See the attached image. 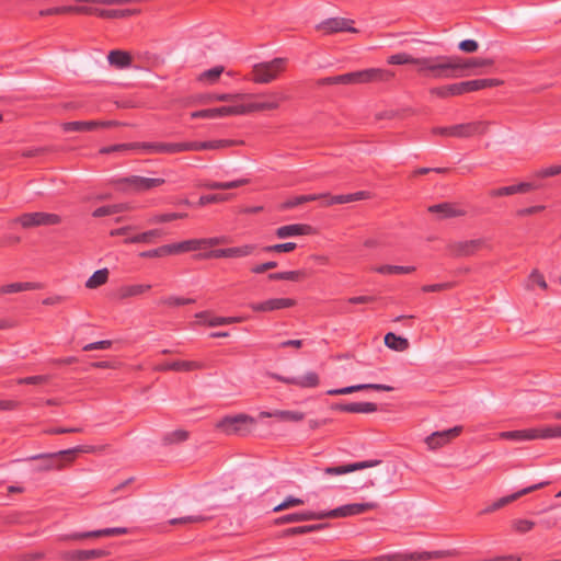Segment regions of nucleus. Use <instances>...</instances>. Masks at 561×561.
Listing matches in <instances>:
<instances>
[{
	"label": "nucleus",
	"mask_w": 561,
	"mask_h": 561,
	"mask_svg": "<svg viewBox=\"0 0 561 561\" xmlns=\"http://www.w3.org/2000/svg\"><path fill=\"white\" fill-rule=\"evenodd\" d=\"M134 230V227L126 226L116 228L110 231L111 237L116 236H125L124 243H146L151 244L156 239H159L163 236V231L161 229H151L145 232H140L134 236H129V231Z\"/></svg>",
	"instance_id": "13"
},
{
	"label": "nucleus",
	"mask_w": 561,
	"mask_h": 561,
	"mask_svg": "<svg viewBox=\"0 0 561 561\" xmlns=\"http://www.w3.org/2000/svg\"><path fill=\"white\" fill-rule=\"evenodd\" d=\"M430 213L439 214L442 218H454L463 216L465 210L457 209L451 203H439L428 207Z\"/></svg>",
	"instance_id": "31"
},
{
	"label": "nucleus",
	"mask_w": 561,
	"mask_h": 561,
	"mask_svg": "<svg viewBox=\"0 0 561 561\" xmlns=\"http://www.w3.org/2000/svg\"><path fill=\"white\" fill-rule=\"evenodd\" d=\"M253 423V417L245 414H237L222 417L217 422L216 427L227 435H243L249 432L248 425Z\"/></svg>",
	"instance_id": "10"
},
{
	"label": "nucleus",
	"mask_w": 561,
	"mask_h": 561,
	"mask_svg": "<svg viewBox=\"0 0 561 561\" xmlns=\"http://www.w3.org/2000/svg\"><path fill=\"white\" fill-rule=\"evenodd\" d=\"M297 248L295 242H286V243H277L273 245H266L262 250L264 252H276V253H286L291 252Z\"/></svg>",
	"instance_id": "53"
},
{
	"label": "nucleus",
	"mask_w": 561,
	"mask_h": 561,
	"mask_svg": "<svg viewBox=\"0 0 561 561\" xmlns=\"http://www.w3.org/2000/svg\"><path fill=\"white\" fill-rule=\"evenodd\" d=\"M321 197H329V193L307 194V195L289 197L279 204L278 209L279 210H288V209L298 207V206L309 203V202L319 201V199H321Z\"/></svg>",
	"instance_id": "28"
},
{
	"label": "nucleus",
	"mask_w": 561,
	"mask_h": 561,
	"mask_svg": "<svg viewBox=\"0 0 561 561\" xmlns=\"http://www.w3.org/2000/svg\"><path fill=\"white\" fill-rule=\"evenodd\" d=\"M92 449L89 446H77L73 448L59 450L56 453H43L31 456L27 460L34 461L39 460L41 463L34 468V471L43 472L50 470H60L66 463H70L75 460L79 453H88Z\"/></svg>",
	"instance_id": "4"
},
{
	"label": "nucleus",
	"mask_w": 561,
	"mask_h": 561,
	"mask_svg": "<svg viewBox=\"0 0 561 561\" xmlns=\"http://www.w3.org/2000/svg\"><path fill=\"white\" fill-rule=\"evenodd\" d=\"M394 78V72L389 69L369 68L336 76L320 78L317 87L324 85H352L369 82H388Z\"/></svg>",
	"instance_id": "2"
},
{
	"label": "nucleus",
	"mask_w": 561,
	"mask_h": 561,
	"mask_svg": "<svg viewBox=\"0 0 561 561\" xmlns=\"http://www.w3.org/2000/svg\"><path fill=\"white\" fill-rule=\"evenodd\" d=\"M241 115L240 105H225L215 108L198 110L191 113L192 118H218L224 116Z\"/></svg>",
	"instance_id": "19"
},
{
	"label": "nucleus",
	"mask_w": 561,
	"mask_h": 561,
	"mask_svg": "<svg viewBox=\"0 0 561 561\" xmlns=\"http://www.w3.org/2000/svg\"><path fill=\"white\" fill-rule=\"evenodd\" d=\"M190 434L185 430H175L173 432L167 433L162 442L164 445H172L185 442L188 438Z\"/></svg>",
	"instance_id": "47"
},
{
	"label": "nucleus",
	"mask_w": 561,
	"mask_h": 561,
	"mask_svg": "<svg viewBox=\"0 0 561 561\" xmlns=\"http://www.w3.org/2000/svg\"><path fill=\"white\" fill-rule=\"evenodd\" d=\"M321 199H324L325 206L351 203L350 194H341L334 196L329 194V197H321Z\"/></svg>",
	"instance_id": "63"
},
{
	"label": "nucleus",
	"mask_w": 561,
	"mask_h": 561,
	"mask_svg": "<svg viewBox=\"0 0 561 561\" xmlns=\"http://www.w3.org/2000/svg\"><path fill=\"white\" fill-rule=\"evenodd\" d=\"M151 289L149 284H133L125 285L119 288V297L122 299L142 295Z\"/></svg>",
	"instance_id": "36"
},
{
	"label": "nucleus",
	"mask_w": 561,
	"mask_h": 561,
	"mask_svg": "<svg viewBox=\"0 0 561 561\" xmlns=\"http://www.w3.org/2000/svg\"><path fill=\"white\" fill-rule=\"evenodd\" d=\"M420 558L415 554L409 553H392V554H382L371 559H363L359 561H413L414 559Z\"/></svg>",
	"instance_id": "44"
},
{
	"label": "nucleus",
	"mask_w": 561,
	"mask_h": 561,
	"mask_svg": "<svg viewBox=\"0 0 561 561\" xmlns=\"http://www.w3.org/2000/svg\"><path fill=\"white\" fill-rule=\"evenodd\" d=\"M136 148L141 149L148 154H176L187 151V141L164 142V141H144L136 142Z\"/></svg>",
	"instance_id": "12"
},
{
	"label": "nucleus",
	"mask_w": 561,
	"mask_h": 561,
	"mask_svg": "<svg viewBox=\"0 0 561 561\" xmlns=\"http://www.w3.org/2000/svg\"><path fill=\"white\" fill-rule=\"evenodd\" d=\"M110 556L106 549H90V550H71L65 551L60 554L64 561H89L101 559Z\"/></svg>",
	"instance_id": "20"
},
{
	"label": "nucleus",
	"mask_w": 561,
	"mask_h": 561,
	"mask_svg": "<svg viewBox=\"0 0 561 561\" xmlns=\"http://www.w3.org/2000/svg\"><path fill=\"white\" fill-rule=\"evenodd\" d=\"M488 122L477 121L446 127H433L431 131L433 135L444 137L469 138L476 135H484L488 133Z\"/></svg>",
	"instance_id": "5"
},
{
	"label": "nucleus",
	"mask_w": 561,
	"mask_h": 561,
	"mask_svg": "<svg viewBox=\"0 0 561 561\" xmlns=\"http://www.w3.org/2000/svg\"><path fill=\"white\" fill-rule=\"evenodd\" d=\"M536 526V523L529 519H515L512 523V527L516 533L526 534Z\"/></svg>",
	"instance_id": "54"
},
{
	"label": "nucleus",
	"mask_w": 561,
	"mask_h": 561,
	"mask_svg": "<svg viewBox=\"0 0 561 561\" xmlns=\"http://www.w3.org/2000/svg\"><path fill=\"white\" fill-rule=\"evenodd\" d=\"M248 183H249L248 179H240V180H234V181H230V182L206 181V182L202 183L199 186L207 188V190H231V188L240 187Z\"/></svg>",
	"instance_id": "34"
},
{
	"label": "nucleus",
	"mask_w": 561,
	"mask_h": 561,
	"mask_svg": "<svg viewBox=\"0 0 561 561\" xmlns=\"http://www.w3.org/2000/svg\"><path fill=\"white\" fill-rule=\"evenodd\" d=\"M378 507V504L375 502L367 503H352L342 505L329 512H323L324 518H340L363 514L367 511H371Z\"/></svg>",
	"instance_id": "15"
},
{
	"label": "nucleus",
	"mask_w": 561,
	"mask_h": 561,
	"mask_svg": "<svg viewBox=\"0 0 561 561\" xmlns=\"http://www.w3.org/2000/svg\"><path fill=\"white\" fill-rule=\"evenodd\" d=\"M375 272L383 275L390 274H411L415 271L414 266H402V265H380L374 268Z\"/></svg>",
	"instance_id": "40"
},
{
	"label": "nucleus",
	"mask_w": 561,
	"mask_h": 561,
	"mask_svg": "<svg viewBox=\"0 0 561 561\" xmlns=\"http://www.w3.org/2000/svg\"><path fill=\"white\" fill-rule=\"evenodd\" d=\"M204 366L199 362L194 360H173V362H165L162 364H159L156 367V370L158 371H191L196 369H202Z\"/></svg>",
	"instance_id": "26"
},
{
	"label": "nucleus",
	"mask_w": 561,
	"mask_h": 561,
	"mask_svg": "<svg viewBox=\"0 0 561 561\" xmlns=\"http://www.w3.org/2000/svg\"><path fill=\"white\" fill-rule=\"evenodd\" d=\"M420 60H421V58H414V57H412L411 55H409L407 53H399V54H394V55L389 56L388 59H387V62L389 65H408V64H412V65L419 66V61Z\"/></svg>",
	"instance_id": "45"
},
{
	"label": "nucleus",
	"mask_w": 561,
	"mask_h": 561,
	"mask_svg": "<svg viewBox=\"0 0 561 561\" xmlns=\"http://www.w3.org/2000/svg\"><path fill=\"white\" fill-rule=\"evenodd\" d=\"M504 83L501 79L495 78H485V79H474L465 81L467 93L488 89V88H494L500 87Z\"/></svg>",
	"instance_id": "30"
},
{
	"label": "nucleus",
	"mask_w": 561,
	"mask_h": 561,
	"mask_svg": "<svg viewBox=\"0 0 561 561\" xmlns=\"http://www.w3.org/2000/svg\"><path fill=\"white\" fill-rule=\"evenodd\" d=\"M287 385H295L301 388H314L319 385V376L314 371H309L302 377H291L290 380H286Z\"/></svg>",
	"instance_id": "33"
},
{
	"label": "nucleus",
	"mask_w": 561,
	"mask_h": 561,
	"mask_svg": "<svg viewBox=\"0 0 561 561\" xmlns=\"http://www.w3.org/2000/svg\"><path fill=\"white\" fill-rule=\"evenodd\" d=\"M242 321L241 317H215L209 320V327H218L225 324L240 323Z\"/></svg>",
	"instance_id": "60"
},
{
	"label": "nucleus",
	"mask_w": 561,
	"mask_h": 561,
	"mask_svg": "<svg viewBox=\"0 0 561 561\" xmlns=\"http://www.w3.org/2000/svg\"><path fill=\"white\" fill-rule=\"evenodd\" d=\"M108 279V270L101 268L95 271L87 280L85 287L90 289L98 288L104 285Z\"/></svg>",
	"instance_id": "41"
},
{
	"label": "nucleus",
	"mask_w": 561,
	"mask_h": 561,
	"mask_svg": "<svg viewBox=\"0 0 561 561\" xmlns=\"http://www.w3.org/2000/svg\"><path fill=\"white\" fill-rule=\"evenodd\" d=\"M351 392L362 391V390H376V391H392L393 387L382 383H359L350 386Z\"/></svg>",
	"instance_id": "51"
},
{
	"label": "nucleus",
	"mask_w": 561,
	"mask_h": 561,
	"mask_svg": "<svg viewBox=\"0 0 561 561\" xmlns=\"http://www.w3.org/2000/svg\"><path fill=\"white\" fill-rule=\"evenodd\" d=\"M224 70L225 68L222 66H216L211 69H208L198 76V81L213 84L218 81Z\"/></svg>",
	"instance_id": "48"
},
{
	"label": "nucleus",
	"mask_w": 561,
	"mask_h": 561,
	"mask_svg": "<svg viewBox=\"0 0 561 561\" xmlns=\"http://www.w3.org/2000/svg\"><path fill=\"white\" fill-rule=\"evenodd\" d=\"M139 13L136 9H102L100 18L102 19H125Z\"/></svg>",
	"instance_id": "39"
},
{
	"label": "nucleus",
	"mask_w": 561,
	"mask_h": 561,
	"mask_svg": "<svg viewBox=\"0 0 561 561\" xmlns=\"http://www.w3.org/2000/svg\"><path fill=\"white\" fill-rule=\"evenodd\" d=\"M458 48L463 53H476L479 48V44L474 39H463L458 44Z\"/></svg>",
	"instance_id": "64"
},
{
	"label": "nucleus",
	"mask_w": 561,
	"mask_h": 561,
	"mask_svg": "<svg viewBox=\"0 0 561 561\" xmlns=\"http://www.w3.org/2000/svg\"><path fill=\"white\" fill-rule=\"evenodd\" d=\"M379 463H381V460L375 459V460L358 461V462L343 465V466H336V467H327L324 469V473L330 474V476L345 474V473H350V472H353L356 470L371 468Z\"/></svg>",
	"instance_id": "23"
},
{
	"label": "nucleus",
	"mask_w": 561,
	"mask_h": 561,
	"mask_svg": "<svg viewBox=\"0 0 561 561\" xmlns=\"http://www.w3.org/2000/svg\"><path fill=\"white\" fill-rule=\"evenodd\" d=\"M462 430L463 428H462L461 425H457V426H454L453 428H449V430H445V431H442V432H434L432 440L433 439H437V438H443L445 443H448L451 439H454L457 436H459L461 434Z\"/></svg>",
	"instance_id": "50"
},
{
	"label": "nucleus",
	"mask_w": 561,
	"mask_h": 561,
	"mask_svg": "<svg viewBox=\"0 0 561 561\" xmlns=\"http://www.w3.org/2000/svg\"><path fill=\"white\" fill-rule=\"evenodd\" d=\"M313 228L310 225L306 224H293V225H286L282 226L276 229L275 234L280 238L285 239L288 237L294 236H306L312 233Z\"/></svg>",
	"instance_id": "27"
},
{
	"label": "nucleus",
	"mask_w": 561,
	"mask_h": 561,
	"mask_svg": "<svg viewBox=\"0 0 561 561\" xmlns=\"http://www.w3.org/2000/svg\"><path fill=\"white\" fill-rule=\"evenodd\" d=\"M231 197V194H209V195H202L197 202V206L203 207L208 204H215V203H222L229 201Z\"/></svg>",
	"instance_id": "49"
},
{
	"label": "nucleus",
	"mask_w": 561,
	"mask_h": 561,
	"mask_svg": "<svg viewBox=\"0 0 561 561\" xmlns=\"http://www.w3.org/2000/svg\"><path fill=\"white\" fill-rule=\"evenodd\" d=\"M305 502L302 499H299V497H295V496H287L282 503H279L278 505H276L274 508H273V512H280V511H284V510H287L289 507H294V506H299V505H302Z\"/></svg>",
	"instance_id": "57"
},
{
	"label": "nucleus",
	"mask_w": 561,
	"mask_h": 561,
	"mask_svg": "<svg viewBox=\"0 0 561 561\" xmlns=\"http://www.w3.org/2000/svg\"><path fill=\"white\" fill-rule=\"evenodd\" d=\"M237 144L239 142L230 139L187 141V151L217 150L221 148L232 147Z\"/></svg>",
	"instance_id": "24"
},
{
	"label": "nucleus",
	"mask_w": 561,
	"mask_h": 561,
	"mask_svg": "<svg viewBox=\"0 0 561 561\" xmlns=\"http://www.w3.org/2000/svg\"><path fill=\"white\" fill-rule=\"evenodd\" d=\"M113 121H73L61 125L64 131H92L96 128H108L115 126Z\"/></svg>",
	"instance_id": "17"
},
{
	"label": "nucleus",
	"mask_w": 561,
	"mask_h": 561,
	"mask_svg": "<svg viewBox=\"0 0 561 561\" xmlns=\"http://www.w3.org/2000/svg\"><path fill=\"white\" fill-rule=\"evenodd\" d=\"M419 73L428 75L434 79H453L461 77V66L457 56L422 57L419 61Z\"/></svg>",
	"instance_id": "3"
},
{
	"label": "nucleus",
	"mask_w": 561,
	"mask_h": 561,
	"mask_svg": "<svg viewBox=\"0 0 561 561\" xmlns=\"http://www.w3.org/2000/svg\"><path fill=\"white\" fill-rule=\"evenodd\" d=\"M531 434L534 439L560 437V432L557 430V425L531 428Z\"/></svg>",
	"instance_id": "43"
},
{
	"label": "nucleus",
	"mask_w": 561,
	"mask_h": 561,
	"mask_svg": "<svg viewBox=\"0 0 561 561\" xmlns=\"http://www.w3.org/2000/svg\"><path fill=\"white\" fill-rule=\"evenodd\" d=\"M385 344L387 347L397 352L407 351L410 346L409 341L405 337L399 336L393 332H388L385 335Z\"/></svg>",
	"instance_id": "35"
},
{
	"label": "nucleus",
	"mask_w": 561,
	"mask_h": 561,
	"mask_svg": "<svg viewBox=\"0 0 561 561\" xmlns=\"http://www.w3.org/2000/svg\"><path fill=\"white\" fill-rule=\"evenodd\" d=\"M14 222L20 224L23 228L28 229L38 226H55L61 222V217L57 214L35 211L24 213L16 217Z\"/></svg>",
	"instance_id": "11"
},
{
	"label": "nucleus",
	"mask_w": 561,
	"mask_h": 561,
	"mask_svg": "<svg viewBox=\"0 0 561 561\" xmlns=\"http://www.w3.org/2000/svg\"><path fill=\"white\" fill-rule=\"evenodd\" d=\"M121 210H122L121 205H106V206H101V207H98L96 209H94L92 213V216L95 218H100V217H105V216L117 214Z\"/></svg>",
	"instance_id": "55"
},
{
	"label": "nucleus",
	"mask_w": 561,
	"mask_h": 561,
	"mask_svg": "<svg viewBox=\"0 0 561 561\" xmlns=\"http://www.w3.org/2000/svg\"><path fill=\"white\" fill-rule=\"evenodd\" d=\"M133 149H137L136 142L118 144V145L103 147L100 149L99 152L101 154H108V153H113V152H123V151H128V150H133Z\"/></svg>",
	"instance_id": "52"
},
{
	"label": "nucleus",
	"mask_w": 561,
	"mask_h": 561,
	"mask_svg": "<svg viewBox=\"0 0 561 561\" xmlns=\"http://www.w3.org/2000/svg\"><path fill=\"white\" fill-rule=\"evenodd\" d=\"M107 60L111 66L117 69L128 68L133 62L131 55L126 50L114 49L107 55Z\"/></svg>",
	"instance_id": "29"
},
{
	"label": "nucleus",
	"mask_w": 561,
	"mask_h": 561,
	"mask_svg": "<svg viewBox=\"0 0 561 561\" xmlns=\"http://www.w3.org/2000/svg\"><path fill=\"white\" fill-rule=\"evenodd\" d=\"M286 64L287 59L282 57H276L271 61L255 64L251 71V80L260 84L271 83L285 70Z\"/></svg>",
	"instance_id": "6"
},
{
	"label": "nucleus",
	"mask_w": 561,
	"mask_h": 561,
	"mask_svg": "<svg viewBox=\"0 0 561 561\" xmlns=\"http://www.w3.org/2000/svg\"><path fill=\"white\" fill-rule=\"evenodd\" d=\"M256 247L254 244H244L226 249H211L207 252L197 254L198 259H221V257H244L251 255Z\"/></svg>",
	"instance_id": "14"
},
{
	"label": "nucleus",
	"mask_w": 561,
	"mask_h": 561,
	"mask_svg": "<svg viewBox=\"0 0 561 561\" xmlns=\"http://www.w3.org/2000/svg\"><path fill=\"white\" fill-rule=\"evenodd\" d=\"M264 100L251 102L248 104H239L241 115L254 112L273 111L277 110L280 104L288 101L290 96L285 92L275 91L263 95Z\"/></svg>",
	"instance_id": "7"
},
{
	"label": "nucleus",
	"mask_w": 561,
	"mask_h": 561,
	"mask_svg": "<svg viewBox=\"0 0 561 561\" xmlns=\"http://www.w3.org/2000/svg\"><path fill=\"white\" fill-rule=\"evenodd\" d=\"M484 248L490 249L491 245L488 243L486 239L479 238L465 241H454L448 243L446 249L450 256L467 257L474 255L478 251Z\"/></svg>",
	"instance_id": "9"
},
{
	"label": "nucleus",
	"mask_w": 561,
	"mask_h": 561,
	"mask_svg": "<svg viewBox=\"0 0 561 561\" xmlns=\"http://www.w3.org/2000/svg\"><path fill=\"white\" fill-rule=\"evenodd\" d=\"M459 64L461 66V77H462V76H465L466 70H468L470 68H476V67L492 66L494 64V60L490 59V58H479V57L468 58V59L463 60L459 57Z\"/></svg>",
	"instance_id": "38"
},
{
	"label": "nucleus",
	"mask_w": 561,
	"mask_h": 561,
	"mask_svg": "<svg viewBox=\"0 0 561 561\" xmlns=\"http://www.w3.org/2000/svg\"><path fill=\"white\" fill-rule=\"evenodd\" d=\"M328 524H314V525H306V526H295L287 528L283 531V537H291L297 535H305L313 531H318L327 527Z\"/></svg>",
	"instance_id": "37"
},
{
	"label": "nucleus",
	"mask_w": 561,
	"mask_h": 561,
	"mask_svg": "<svg viewBox=\"0 0 561 561\" xmlns=\"http://www.w3.org/2000/svg\"><path fill=\"white\" fill-rule=\"evenodd\" d=\"M353 20L344 18H330L317 25L318 30H323L327 34H333L337 32H351L356 33L357 30L351 24Z\"/></svg>",
	"instance_id": "21"
},
{
	"label": "nucleus",
	"mask_w": 561,
	"mask_h": 561,
	"mask_svg": "<svg viewBox=\"0 0 561 561\" xmlns=\"http://www.w3.org/2000/svg\"><path fill=\"white\" fill-rule=\"evenodd\" d=\"M323 518H324L323 512L305 511V512L290 513V514L279 516L274 520V525L280 526V525H285V524L299 523V522H306V520H317V519H323Z\"/></svg>",
	"instance_id": "22"
},
{
	"label": "nucleus",
	"mask_w": 561,
	"mask_h": 561,
	"mask_svg": "<svg viewBox=\"0 0 561 561\" xmlns=\"http://www.w3.org/2000/svg\"><path fill=\"white\" fill-rule=\"evenodd\" d=\"M50 377L48 375H36L19 378L16 380L18 385H44L49 381Z\"/></svg>",
	"instance_id": "56"
},
{
	"label": "nucleus",
	"mask_w": 561,
	"mask_h": 561,
	"mask_svg": "<svg viewBox=\"0 0 561 561\" xmlns=\"http://www.w3.org/2000/svg\"><path fill=\"white\" fill-rule=\"evenodd\" d=\"M229 239L226 236L190 239L176 243L164 244L156 249L142 251L139 253L140 257L153 259L163 257L168 255H176L185 252L198 251L210 249L219 244L228 243Z\"/></svg>",
	"instance_id": "1"
},
{
	"label": "nucleus",
	"mask_w": 561,
	"mask_h": 561,
	"mask_svg": "<svg viewBox=\"0 0 561 561\" xmlns=\"http://www.w3.org/2000/svg\"><path fill=\"white\" fill-rule=\"evenodd\" d=\"M100 12L102 9L95 7H85V5H70V14H87V15H96L100 18Z\"/></svg>",
	"instance_id": "58"
},
{
	"label": "nucleus",
	"mask_w": 561,
	"mask_h": 561,
	"mask_svg": "<svg viewBox=\"0 0 561 561\" xmlns=\"http://www.w3.org/2000/svg\"><path fill=\"white\" fill-rule=\"evenodd\" d=\"M38 14L41 16L70 14V5H61V7L43 9L38 12Z\"/></svg>",
	"instance_id": "62"
},
{
	"label": "nucleus",
	"mask_w": 561,
	"mask_h": 561,
	"mask_svg": "<svg viewBox=\"0 0 561 561\" xmlns=\"http://www.w3.org/2000/svg\"><path fill=\"white\" fill-rule=\"evenodd\" d=\"M194 302H195V299H193V298L169 296V297H163V298L159 299L158 305L175 308V307H181V306H185V305H191Z\"/></svg>",
	"instance_id": "46"
},
{
	"label": "nucleus",
	"mask_w": 561,
	"mask_h": 561,
	"mask_svg": "<svg viewBox=\"0 0 561 561\" xmlns=\"http://www.w3.org/2000/svg\"><path fill=\"white\" fill-rule=\"evenodd\" d=\"M297 305V301L293 298H270L260 302L249 304V308L253 312H272L282 309L293 308Z\"/></svg>",
	"instance_id": "16"
},
{
	"label": "nucleus",
	"mask_w": 561,
	"mask_h": 561,
	"mask_svg": "<svg viewBox=\"0 0 561 561\" xmlns=\"http://www.w3.org/2000/svg\"><path fill=\"white\" fill-rule=\"evenodd\" d=\"M243 98L242 94H230V93H214L208 94L206 101H218V102H233L238 99Z\"/></svg>",
	"instance_id": "59"
},
{
	"label": "nucleus",
	"mask_w": 561,
	"mask_h": 561,
	"mask_svg": "<svg viewBox=\"0 0 561 561\" xmlns=\"http://www.w3.org/2000/svg\"><path fill=\"white\" fill-rule=\"evenodd\" d=\"M558 174H561V164L560 165H550V167H547V168H542V169L536 171L534 173V176L543 179V178L554 176V175H558Z\"/></svg>",
	"instance_id": "61"
},
{
	"label": "nucleus",
	"mask_w": 561,
	"mask_h": 561,
	"mask_svg": "<svg viewBox=\"0 0 561 561\" xmlns=\"http://www.w3.org/2000/svg\"><path fill=\"white\" fill-rule=\"evenodd\" d=\"M500 437L503 439H508V440H531V439H534V436L531 434V428L502 432V433H500Z\"/></svg>",
	"instance_id": "42"
},
{
	"label": "nucleus",
	"mask_w": 561,
	"mask_h": 561,
	"mask_svg": "<svg viewBox=\"0 0 561 561\" xmlns=\"http://www.w3.org/2000/svg\"><path fill=\"white\" fill-rule=\"evenodd\" d=\"M332 410L346 413H373L378 410V407L373 402H350L335 403L332 405Z\"/></svg>",
	"instance_id": "25"
},
{
	"label": "nucleus",
	"mask_w": 561,
	"mask_h": 561,
	"mask_svg": "<svg viewBox=\"0 0 561 561\" xmlns=\"http://www.w3.org/2000/svg\"><path fill=\"white\" fill-rule=\"evenodd\" d=\"M41 284L32 282H19L0 286V295L15 294L25 290L39 289Z\"/></svg>",
	"instance_id": "32"
},
{
	"label": "nucleus",
	"mask_w": 561,
	"mask_h": 561,
	"mask_svg": "<svg viewBox=\"0 0 561 561\" xmlns=\"http://www.w3.org/2000/svg\"><path fill=\"white\" fill-rule=\"evenodd\" d=\"M164 182L165 180L161 178H144L138 175L122 178L115 181L122 190L131 193L146 192L164 184Z\"/></svg>",
	"instance_id": "8"
},
{
	"label": "nucleus",
	"mask_w": 561,
	"mask_h": 561,
	"mask_svg": "<svg viewBox=\"0 0 561 561\" xmlns=\"http://www.w3.org/2000/svg\"><path fill=\"white\" fill-rule=\"evenodd\" d=\"M546 484H547V482H540V483L527 486V488H525L518 492H515L511 495L503 496V497L496 500L495 502H493L491 505L486 506L484 510H482L481 513L489 514V513L495 512V511L504 507L505 505L512 503L513 501L519 499L520 496L543 488Z\"/></svg>",
	"instance_id": "18"
}]
</instances>
